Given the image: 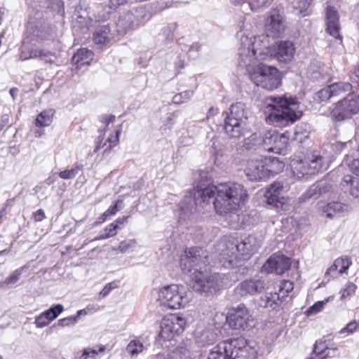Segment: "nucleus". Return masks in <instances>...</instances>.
<instances>
[{"mask_svg": "<svg viewBox=\"0 0 359 359\" xmlns=\"http://www.w3.org/2000/svg\"><path fill=\"white\" fill-rule=\"evenodd\" d=\"M248 198V191L241 184L229 182L215 186L200 181L193 195L186 196L181 203L179 217L182 220L190 219L200 206L209 204L211 201L220 215L235 213Z\"/></svg>", "mask_w": 359, "mask_h": 359, "instance_id": "nucleus-1", "label": "nucleus"}, {"mask_svg": "<svg viewBox=\"0 0 359 359\" xmlns=\"http://www.w3.org/2000/svg\"><path fill=\"white\" fill-rule=\"evenodd\" d=\"M261 46L262 40L259 37L252 39L243 36L238 48V64L246 68L250 79L256 86L273 90L280 85V73L276 67L259 62L266 60L271 53L267 47Z\"/></svg>", "mask_w": 359, "mask_h": 359, "instance_id": "nucleus-2", "label": "nucleus"}, {"mask_svg": "<svg viewBox=\"0 0 359 359\" xmlns=\"http://www.w3.org/2000/svg\"><path fill=\"white\" fill-rule=\"evenodd\" d=\"M185 256L181 258V267L184 273H190L189 286L194 292H208L211 289L210 281L215 277L208 279L206 269L208 264V256L207 252L201 248L194 247L185 251Z\"/></svg>", "mask_w": 359, "mask_h": 359, "instance_id": "nucleus-3", "label": "nucleus"}, {"mask_svg": "<svg viewBox=\"0 0 359 359\" xmlns=\"http://www.w3.org/2000/svg\"><path fill=\"white\" fill-rule=\"evenodd\" d=\"M272 103L267 104L265 121L276 127H285L299 120L303 114L296 98L283 96H271Z\"/></svg>", "mask_w": 359, "mask_h": 359, "instance_id": "nucleus-4", "label": "nucleus"}, {"mask_svg": "<svg viewBox=\"0 0 359 359\" xmlns=\"http://www.w3.org/2000/svg\"><path fill=\"white\" fill-rule=\"evenodd\" d=\"M248 111L243 102L231 105L229 111L226 112L224 129L231 138H239L247 133Z\"/></svg>", "mask_w": 359, "mask_h": 359, "instance_id": "nucleus-5", "label": "nucleus"}, {"mask_svg": "<svg viewBox=\"0 0 359 359\" xmlns=\"http://www.w3.org/2000/svg\"><path fill=\"white\" fill-rule=\"evenodd\" d=\"M149 18V13L142 6L132 8L121 15L116 22V32L124 35L127 32L143 25Z\"/></svg>", "mask_w": 359, "mask_h": 359, "instance_id": "nucleus-6", "label": "nucleus"}, {"mask_svg": "<svg viewBox=\"0 0 359 359\" xmlns=\"http://www.w3.org/2000/svg\"><path fill=\"white\" fill-rule=\"evenodd\" d=\"M359 112V88L357 87L341 100L339 101L331 111L330 116L334 121H339L350 118Z\"/></svg>", "mask_w": 359, "mask_h": 359, "instance_id": "nucleus-7", "label": "nucleus"}, {"mask_svg": "<svg viewBox=\"0 0 359 359\" xmlns=\"http://www.w3.org/2000/svg\"><path fill=\"white\" fill-rule=\"evenodd\" d=\"M261 246V242L254 236L245 238L239 243H229L226 245L225 255L229 257L241 255L243 259H248Z\"/></svg>", "mask_w": 359, "mask_h": 359, "instance_id": "nucleus-8", "label": "nucleus"}, {"mask_svg": "<svg viewBox=\"0 0 359 359\" xmlns=\"http://www.w3.org/2000/svg\"><path fill=\"white\" fill-rule=\"evenodd\" d=\"M208 359H249L246 350L236 347L231 343L222 341L209 353Z\"/></svg>", "mask_w": 359, "mask_h": 359, "instance_id": "nucleus-9", "label": "nucleus"}, {"mask_svg": "<svg viewBox=\"0 0 359 359\" xmlns=\"http://www.w3.org/2000/svg\"><path fill=\"white\" fill-rule=\"evenodd\" d=\"M186 325L185 319L177 315H171L162 320L159 337L164 340H171L175 336L184 331Z\"/></svg>", "mask_w": 359, "mask_h": 359, "instance_id": "nucleus-10", "label": "nucleus"}, {"mask_svg": "<svg viewBox=\"0 0 359 359\" xmlns=\"http://www.w3.org/2000/svg\"><path fill=\"white\" fill-rule=\"evenodd\" d=\"M287 144V137L275 130L267 131L262 137L263 149L269 152L284 154Z\"/></svg>", "mask_w": 359, "mask_h": 359, "instance_id": "nucleus-11", "label": "nucleus"}, {"mask_svg": "<svg viewBox=\"0 0 359 359\" xmlns=\"http://www.w3.org/2000/svg\"><path fill=\"white\" fill-rule=\"evenodd\" d=\"M295 169L304 175H314L325 169L323 157L318 151H313L304 160L297 163Z\"/></svg>", "mask_w": 359, "mask_h": 359, "instance_id": "nucleus-12", "label": "nucleus"}, {"mask_svg": "<svg viewBox=\"0 0 359 359\" xmlns=\"http://www.w3.org/2000/svg\"><path fill=\"white\" fill-rule=\"evenodd\" d=\"M267 205L278 210L283 209L288 203V198L285 196L283 184L280 182L271 184L264 193Z\"/></svg>", "mask_w": 359, "mask_h": 359, "instance_id": "nucleus-13", "label": "nucleus"}, {"mask_svg": "<svg viewBox=\"0 0 359 359\" xmlns=\"http://www.w3.org/2000/svg\"><path fill=\"white\" fill-rule=\"evenodd\" d=\"M291 266L290 259L282 254H273L263 264L261 271L266 274L276 273H284Z\"/></svg>", "mask_w": 359, "mask_h": 359, "instance_id": "nucleus-14", "label": "nucleus"}, {"mask_svg": "<svg viewBox=\"0 0 359 359\" xmlns=\"http://www.w3.org/2000/svg\"><path fill=\"white\" fill-rule=\"evenodd\" d=\"M285 18L283 7H276L271 10L265 25L268 36L278 37L285 30Z\"/></svg>", "mask_w": 359, "mask_h": 359, "instance_id": "nucleus-15", "label": "nucleus"}, {"mask_svg": "<svg viewBox=\"0 0 359 359\" xmlns=\"http://www.w3.org/2000/svg\"><path fill=\"white\" fill-rule=\"evenodd\" d=\"M245 173L250 181L258 182L268 178L264 158H252L248 160Z\"/></svg>", "mask_w": 359, "mask_h": 359, "instance_id": "nucleus-16", "label": "nucleus"}, {"mask_svg": "<svg viewBox=\"0 0 359 359\" xmlns=\"http://www.w3.org/2000/svg\"><path fill=\"white\" fill-rule=\"evenodd\" d=\"M267 47L271 53L269 57H274L280 62H287L292 60L294 54V48L293 43L290 41H280L276 46L269 47L262 42L261 47Z\"/></svg>", "mask_w": 359, "mask_h": 359, "instance_id": "nucleus-17", "label": "nucleus"}, {"mask_svg": "<svg viewBox=\"0 0 359 359\" xmlns=\"http://www.w3.org/2000/svg\"><path fill=\"white\" fill-rule=\"evenodd\" d=\"M251 316L248 310L243 305H240L226 318L229 326L235 330H245L248 328Z\"/></svg>", "mask_w": 359, "mask_h": 359, "instance_id": "nucleus-18", "label": "nucleus"}, {"mask_svg": "<svg viewBox=\"0 0 359 359\" xmlns=\"http://www.w3.org/2000/svg\"><path fill=\"white\" fill-rule=\"evenodd\" d=\"M333 185L326 180H321L312 184L309 189L299 198V201H304L309 198H318L331 195L333 192Z\"/></svg>", "mask_w": 359, "mask_h": 359, "instance_id": "nucleus-19", "label": "nucleus"}, {"mask_svg": "<svg viewBox=\"0 0 359 359\" xmlns=\"http://www.w3.org/2000/svg\"><path fill=\"white\" fill-rule=\"evenodd\" d=\"M325 31L333 38L341 43L342 36L340 34L339 16L337 11L332 6H327L325 9Z\"/></svg>", "mask_w": 359, "mask_h": 359, "instance_id": "nucleus-20", "label": "nucleus"}, {"mask_svg": "<svg viewBox=\"0 0 359 359\" xmlns=\"http://www.w3.org/2000/svg\"><path fill=\"white\" fill-rule=\"evenodd\" d=\"M158 299L170 309H180L188 303L186 293H159Z\"/></svg>", "mask_w": 359, "mask_h": 359, "instance_id": "nucleus-21", "label": "nucleus"}, {"mask_svg": "<svg viewBox=\"0 0 359 359\" xmlns=\"http://www.w3.org/2000/svg\"><path fill=\"white\" fill-rule=\"evenodd\" d=\"M27 34L32 40L42 41L50 35V28L43 20H29Z\"/></svg>", "mask_w": 359, "mask_h": 359, "instance_id": "nucleus-22", "label": "nucleus"}, {"mask_svg": "<svg viewBox=\"0 0 359 359\" xmlns=\"http://www.w3.org/2000/svg\"><path fill=\"white\" fill-rule=\"evenodd\" d=\"M344 191H348L354 198H359V179L350 175L344 176L340 184Z\"/></svg>", "mask_w": 359, "mask_h": 359, "instance_id": "nucleus-23", "label": "nucleus"}, {"mask_svg": "<svg viewBox=\"0 0 359 359\" xmlns=\"http://www.w3.org/2000/svg\"><path fill=\"white\" fill-rule=\"evenodd\" d=\"M93 53L87 48H81L73 55L72 61L77 66V68H81L85 65H89L93 59Z\"/></svg>", "mask_w": 359, "mask_h": 359, "instance_id": "nucleus-24", "label": "nucleus"}, {"mask_svg": "<svg viewBox=\"0 0 359 359\" xmlns=\"http://www.w3.org/2000/svg\"><path fill=\"white\" fill-rule=\"evenodd\" d=\"M111 39H112V34L108 25L101 26L93 34L94 43L100 46L107 44Z\"/></svg>", "mask_w": 359, "mask_h": 359, "instance_id": "nucleus-25", "label": "nucleus"}, {"mask_svg": "<svg viewBox=\"0 0 359 359\" xmlns=\"http://www.w3.org/2000/svg\"><path fill=\"white\" fill-rule=\"evenodd\" d=\"M269 287L262 280H246L241 283V292H262L264 290H269Z\"/></svg>", "mask_w": 359, "mask_h": 359, "instance_id": "nucleus-26", "label": "nucleus"}, {"mask_svg": "<svg viewBox=\"0 0 359 359\" xmlns=\"http://www.w3.org/2000/svg\"><path fill=\"white\" fill-rule=\"evenodd\" d=\"M257 301V305L262 308L272 307L282 302L279 293H262Z\"/></svg>", "mask_w": 359, "mask_h": 359, "instance_id": "nucleus-27", "label": "nucleus"}, {"mask_svg": "<svg viewBox=\"0 0 359 359\" xmlns=\"http://www.w3.org/2000/svg\"><path fill=\"white\" fill-rule=\"evenodd\" d=\"M264 161L266 164V169L267 170L268 177H269L271 175H274L279 173L283 170L285 167L284 163L279 161L276 157H265Z\"/></svg>", "mask_w": 359, "mask_h": 359, "instance_id": "nucleus-28", "label": "nucleus"}, {"mask_svg": "<svg viewBox=\"0 0 359 359\" xmlns=\"http://www.w3.org/2000/svg\"><path fill=\"white\" fill-rule=\"evenodd\" d=\"M307 77L313 81L324 79L323 67L318 62H311L307 70Z\"/></svg>", "mask_w": 359, "mask_h": 359, "instance_id": "nucleus-29", "label": "nucleus"}, {"mask_svg": "<svg viewBox=\"0 0 359 359\" xmlns=\"http://www.w3.org/2000/svg\"><path fill=\"white\" fill-rule=\"evenodd\" d=\"M344 208L345 206L341 203L331 202L325 205L322 208V211L327 218L332 219L335 215L344 212Z\"/></svg>", "mask_w": 359, "mask_h": 359, "instance_id": "nucleus-30", "label": "nucleus"}, {"mask_svg": "<svg viewBox=\"0 0 359 359\" xmlns=\"http://www.w3.org/2000/svg\"><path fill=\"white\" fill-rule=\"evenodd\" d=\"M55 111L52 109L43 110L36 117L35 124L37 127H46L51 124Z\"/></svg>", "mask_w": 359, "mask_h": 359, "instance_id": "nucleus-31", "label": "nucleus"}, {"mask_svg": "<svg viewBox=\"0 0 359 359\" xmlns=\"http://www.w3.org/2000/svg\"><path fill=\"white\" fill-rule=\"evenodd\" d=\"M332 94L334 97L344 96L346 93L352 90V86L349 83L339 82L330 85Z\"/></svg>", "mask_w": 359, "mask_h": 359, "instance_id": "nucleus-32", "label": "nucleus"}, {"mask_svg": "<svg viewBox=\"0 0 359 359\" xmlns=\"http://www.w3.org/2000/svg\"><path fill=\"white\" fill-rule=\"evenodd\" d=\"M248 6L252 11H257L259 9L269 6L273 0H248ZM243 0H232L235 5L241 4Z\"/></svg>", "mask_w": 359, "mask_h": 359, "instance_id": "nucleus-33", "label": "nucleus"}, {"mask_svg": "<svg viewBox=\"0 0 359 359\" xmlns=\"http://www.w3.org/2000/svg\"><path fill=\"white\" fill-rule=\"evenodd\" d=\"M146 349V347L138 339H133L130 341L126 347L127 352L132 356H137Z\"/></svg>", "mask_w": 359, "mask_h": 359, "instance_id": "nucleus-34", "label": "nucleus"}, {"mask_svg": "<svg viewBox=\"0 0 359 359\" xmlns=\"http://www.w3.org/2000/svg\"><path fill=\"white\" fill-rule=\"evenodd\" d=\"M194 94L193 90H184L176 94L172 97V102L175 104H180L188 102Z\"/></svg>", "mask_w": 359, "mask_h": 359, "instance_id": "nucleus-35", "label": "nucleus"}, {"mask_svg": "<svg viewBox=\"0 0 359 359\" xmlns=\"http://www.w3.org/2000/svg\"><path fill=\"white\" fill-rule=\"evenodd\" d=\"M261 143H262V139H261L260 135L257 133H253L249 137L245 139L243 147L246 149H250L253 147L260 145Z\"/></svg>", "mask_w": 359, "mask_h": 359, "instance_id": "nucleus-36", "label": "nucleus"}, {"mask_svg": "<svg viewBox=\"0 0 359 359\" xmlns=\"http://www.w3.org/2000/svg\"><path fill=\"white\" fill-rule=\"evenodd\" d=\"M105 350V346L101 345L99 349L87 348L84 349L83 354L81 355L79 359H95L99 352H103Z\"/></svg>", "mask_w": 359, "mask_h": 359, "instance_id": "nucleus-37", "label": "nucleus"}, {"mask_svg": "<svg viewBox=\"0 0 359 359\" xmlns=\"http://www.w3.org/2000/svg\"><path fill=\"white\" fill-rule=\"evenodd\" d=\"M309 2L306 0H300L299 6L296 8L297 15L300 17H306L311 14V11L309 9Z\"/></svg>", "mask_w": 359, "mask_h": 359, "instance_id": "nucleus-38", "label": "nucleus"}, {"mask_svg": "<svg viewBox=\"0 0 359 359\" xmlns=\"http://www.w3.org/2000/svg\"><path fill=\"white\" fill-rule=\"evenodd\" d=\"M63 311V306L61 304H57L50 307L43 313L47 316L50 321L55 320Z\"/></svg>", "mask_w": 359, "mask_h": 359, "instance_id": "nucleus-39", "label": "nucleus"}, {"mask_svg": "<svg viewBox=\"0 0 359 359\" xmlns=\"http://www.w3.org/2000/svg\"><path fill=\"white\" fill-rule=\"evenodd\" d=\"M48 8L61 17L65 15L64 2L62 0H52L48 5Z\"/></svg>", "mask_w": 359, "mask_h": 359, "instance_id": "nucleus-40", "label": "nucleus"}, {"mask_svg": "<svg viewBox=\"0 0 359 359\" xmlns=\"http://www.w3.org/2000/svg\"><path fill=\"white\" fill-rule=\"evenodd\" d=\"M39 58L46 63L53 64L55 62L57 56L55 53L45 49H40Z\"/></svg>", "mask_w": 359, "mask_h": 359, "instance_id": "nucleus-41", "label": "nucleus"}, {"mask_svg": "<svg viewBox=\"0 0 359 359\" xmlns=\"http://www.w3.org/2000/svg\"><path fill=\"white\" fill-rule=\"evenodd\" d=\"M152 359H185V353L182 349H176L169 353L167 358L162 354H157Z\"/></svg>", "mask_w": 359, "mask_h": 359, "instance_id": "nucleus-42", "label": "nucleus"}, {"mask_svg": "<svg viewBox=\"0 0 359 359\" xmlns=\"http://www.w3.org/2000/svg\"><path fill=\"white\" fill-rule=\"evenodd\" d=\"M82 165H77L70 170H65L59 173V177L64 180H69L75 177L79 171L81 170Z\"/></svg>", "mask_w": 359, "mask_h": 359, "instance_id": "nucleus-43", "label": "nucleus"}, {"mask_svg": "<svg viewBox=\"0 0 359 359\" xmlns=\"http://www.w3.org/2000/svg\"><path fill=\"white\" fill-rule=\"evenodd\" d=\"M334 263L337 265V268L339 269V272L345 273L351 264V260L350 258H338L334 260Z\"/></svg>", "mask_w": 359, "mask_h": 359, "instance_id": "nucleus-44", "label": "nucleus"}, {"mask_svg": "<svg viewBox=\"0 0 359 359\" xmlns=\"http://www.w3.org/2000/svg\"><path fill=\"white\" fill-rule=\"evenodd\" d=\"M344 164H346L349 170L354 173L355 175L359 176V159H353L351 161L348 160V157L343 161Z\"/></svg>", "mask_w": 359, "mask_h": 359, "instance_id": "nucleus-45", "label": "nucleus"}, {"mask_svg": "<svg viewBox=\"0 0 359 359\" xmlns=\"http://www.w3.org/2000/svg\"><path fill=\"white\" fill-rule=\"evenodd\" d=\"M343 273L339 272V269L337 268V265L333 263L325 271V279L327 281L330 280V278H337L339 274Z\"/></svg>", "mask_w": 359, "mask_h": 359, "instance_id": "nucleus-46", "label": "nucleus"}, {"mask_svg": "<svg viewBox=\"0 0 359 359\" xmlns=\"http://www.w3.org/2000/svg\"><path fill=\"white\" fill-rule=\"evenodd\" d=\"M177 27L176 23H171L164 28L163 34L168 41L174 39V32L176 30Z\"/></svg>", "mask_w": 359, "mask_h": 359, "instance_id": "nucleus-47", "label": "nucleus"}, {"mask_svg": "<svg viewBox=\"0 0 359 359\" xmlns=\"http://www.w3.org/2000/svg\"><path fill=\"white\" fill-rule=\"evenodd\" d=\"M23 271L24 267L15 270L5 280V283L6 285H10L17 283Z\"/></svg>", "mask_w": 359, "mask_h": 359, "instance_id": "nucleus-48", "label": "nucleus"}, {"mask_svg": "<svg viewBox=\"0 0 359 359\" xmlns=\"http://www.w3.org/2000/svg\"><path fill=\"white\" fill-rule=\"evenodd\" d=\"M40 48H29L27 51L22 50L21 57L22 60H28L32 58H38Z\"/></svg>", "mask_w": 359, "mask_h": 359, "instance_id": "nucleus-49", "label": "nucleus"}, {"mask_svg": "<svg viewBox=\"0 0 359 359\" xmlns=\"http://www.w3.org/2000/svg\"><path fill=\"white\" fill-rule=\"evenodd\" d=\"M135 245L136 241L135 240L123 241L120 243L118 247V250L121 252L124 253L127 252L129 249L135 247Z\"/></svg>", "mask_w": 359, "mask_h": 359, "instance_id": "nucleus-50", "label": "nucleus"}, {"mask_svg": "<svg viewBox=\"0 0 359 359\" xmlns=\"http://www.w3.org/2000/svg\"><path fill=\"white\" fill-rule=\"evenodd\" d=\"M317 94L320 101L328 100L329 99L333 97L330 86L320 90Z\"/></svg>", "mask_w": 359, "mask_h": 359, "instance_id": "nucleus-51", "label": "nucleus"}, {"mask_svg": "<svg viewBox=\"0 0 359 359\" xmlns=\"http://www.w3.org/2000/svg\"><path fill=\"white\" fill-rule=\"evenodd\" d=\"M325 303V302H324V301L317 302L316 304H314L313 306H311L306 310V316H311V315L316 314L318 312H319L323 307Z\"/></svg>", "mask_w": 359, "mask_h": 359, "instance_id": "nucleus-52", "label": "nucleus"}, {"mask_svg": "<svg viewBox=\"0 0 359 359\" xmlns=\"http://www.w3.org/2000/svg\"><path fill=\"white\" fill-rule=\"evenodd\" d=\"M50 321L48 319L47 316L42 313L35 319L34 323L37 327H43L49 324Z\"/></svg>", "mask_w": 359, "mask_h": 359, "instance_id": "nucleus-53", "label": "nucleus"}, {"mask_svg": "<svg viewBox=\"0 0 359 359\" xmlns=\"http://www.w3.org/2000/svg\"><path fill=\"white\" fill-rule=\"evenodd\" d=\"M118 229H120V227L117 224L111 223L109 225L107 226L104 231L105 233L107 235L108 238H111L116 235Z\"/></svg>", "mask_w": 359, "mask_h": 359, "instance_id": "nucleus-54", "label": "nucleus"}, {"mask_svg": "<svg viewBox=\"0 0 359 359\" xmlns=\"http://www.w3.org/2000/svg\"><path fill=\"white\" fill-rule=\"evenodd\" d=\"M121 133V129H118L116 132L115 135H111L108 137L107 142L109 143V147L106 149H111L114 147L116 146L119 142V135Z\"/></svg>", "mask_w": 359, "mask_h": 359, "instance_id": "nucleus-55", "label": "nucleus"}, {"mask_svg": "<svg viewBox=\"0 0 359 359\" xmlns=\"http://www.w3.org/2000/svg\"><path fill=\"white\" fill-rule=\"evenodd\" d=\"M353 144L352 140H348L345 142L339 141L336 142L333 144L332 147L333 149L337 152H340L344 149V147H347L348 146L351 147Z\"/></svg>", "mask_w": 359, "mask_h": 359, "instance_id": "nucleus-56", "label": "nucleus"}, {"mask_svg": "<svg viewBox=\"0 0 359 359\" xmlns=\"http://www.w3.org/2000/svg\"><path fill=\"white\" fill-rule=\"evenodd\" d=\"M294 289V283L290 280H283L279 286L278 292H292Z\"/></svg>", "mask_w": 359, "mask_h": 359, "instance_id": "nucleus-57", "label": "nucleus"}, {"mask_svg": "<svg viewBox=\"0 0 359 359\" xmlns=\"http://www.w3.org/2000/svg\"><path fill=\"white\" fill-rule=\"evenodd\" d=\"M77 322V317L69 316L60 319L57 321L58 325L61 327L69 326L74 325Z\"/></svg>", "mask_w": 359, "mask_h": 359, "instance_id": "nucleus-58", "label": "nucleus"}, {"mask_svg": "<svg viewBox=\"0 0 359 359\" xmlns=\"http://www.w3.org/2000/svg\"><path fill=\"white\" fill-rule=\"evenodd\" d=\"M357 327H358L357 323L355 320H353L352 322H350L348 324H347V325L345 327L342 328L339 331V333L340 334H344V333L351 334L356 330Z\"/></svg>", "mask_w": 359, "mask_h": 359, "instance_id": "nucleus-59", "label": "nucleus"}, {"mask_svg": "<svg viewBox=\"0 0 359 359\" xmlns=\"http://www.w3.org/2000/svg\"><path fill=\"white\" fill-rule=\"evenodd\" d=\"M120 280H114L109 283H107L101 292H110L112 290L118 289L120 287Z\"/></svg>", "mask_w": 359, "mask_h": 359, "instance_id": "nucleus-60", "label": "nucleus"}, {"mask_svg": "<svg viewBox=\"0 0 359 359\" xmlns=\"http://www.w3.org/2000/svg\"><path fill=\"white\" fill-rule=\"evenodd\" d=\"M128 0H110L109 5L112 9H116L120 6L125 5L127 4Z\"/></svg>", "mask_w": 359, "mask_h": 359, "instance_id": "nucleus-61", "label": "nucleus"}, {"mask_svg": "<svg viewBox=\"0 0 359 359\" xmlns=\"http://www.w3.org/2000/svg\"><path fill=\"white\" fill-rule=\"evenodd\" d=\"M183 287L181 285H175V284H171L163 286V289L166 291L170 292H179L180 290H182Z\"/></svg>", "mask_w": 359, "mask_h": 359, "instance_id": "nucleus-62", "label": "nucleus"}, {"mask_svg": "<svg viewBox=\"0 0 359 359\" xmlns=\"http://www.w3.org/2000/svg\"><path fill=\"white\" fill-rule=\"evenodd\" d=\"M33 217L35 222H41L46 217V216L43 210L39 209L34 212Z\"/></svg>", "mask_w": 359, "mask_h": 359, "instance_id": "nucleus-63", "label": "nucleus"}, {"mask_svg": "<svg viewBox=\"0 0 359 359\" xmlns=\"http://www.w3.org/2000/svg\"><path fill=\"white\" fill-rule=\"evenodd\" d=\"M114 119H115V116L111 115H111H104V116H102L101 121L106 123L105 131L107 130L108 125L110 123L114 122Z\"/></svg>", "mask_w": 359, "mask_h": 359, "instance_id": "nucleus-64", "label": "nucleus"}]
</instances>
